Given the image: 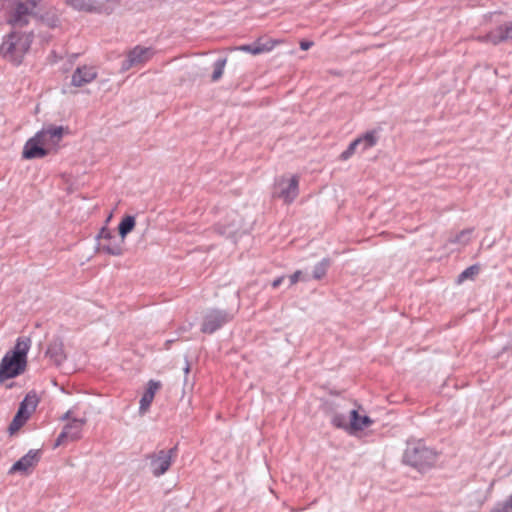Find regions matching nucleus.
I'll use <instances>...</instances> for the list:
<instances>
[{"label": "nucleus", "mask_w": 512, "mask_h": 512, "mask_svg": "<svg viewBox=\"0 0 512 512\" xmlns=\"http://www.w3.org/2000/svg\"><path fill=\"white\" fill-rule=\"evenodd\" d=\"M38 403L39 397L35 391H30L26 394L9 426L10 433L18 431L25 424L31 414L35 411Z\"/></svg>", "instance_id": "obj_4"}, {"label": "nucleus", "mask_w": 512, "mask_h": 512, "mask_svg": "<svg viewBox=\"0 0 512 512\" xmlns=\"http://www.w3.org/2000/svg\"><path fill=\"white\" fill-rule=\"evenodd\" d=\"M64 129L62 126L49 125L37 132L38 139L47 148L48 153L55 150L62 139Z\"/></svg>", "instance_id": "obj_10"}, {"label": "nucleus", "mask_w": 512, "mask_h": 512, "mask_svg": "<svg viewBox=\"0 0 512 512\" xmlns=\"http://www.w3.org/2000/svg\"><path fill=\"white\" fill-rule=\"evenodd\" d=\"M472 230L467 229L461 231L458 235L455 236L451 241L454 243H460L462 245H466L470 241V235Z\"/></svg>", "instance_id": "obj_30"}, {"label": "nucleus", "mask_w": 512, "mask_h": 512, "mask_svg": "<svg viewBox=\"0 0 512 512\" xmlns=\"http://www.w3.org/2000/svg\"><path fill=\"white\" fill-rule=\"evenodd\" d=\"M46 355L56 364L60 365L66 359L63 342L59 339L53 340L46 351Z\"/></svg>", "instance_id": "obj_19"}, {"label": "nucleus", "mask_w": 512, "mask_h": 512, "mask_svg": "<svg viewBox=\"0 0 512 512\" xmlns=\"http://www.w3.org/2000/svg\"><path fill=\"white\" fill-rule=\"evenodd\" d=\"M190 372V364L188 361H186V365L184 367V373L188 374Z\"/></svg>", "instance_id": "obj_40"}, {"label": "nucleus", "mask_w": 512, "mask_h": 512, "mask_svg": "<svg viewBox=\"0 0 512 512\" xmlns=\"http://www.w3.org/2000/svg\"><path fill=\"white\" fill-rule=\"evenodd\" d=\"M313 45V42L310 41H301L300 42V48L302 50H308Z\"/></svg>", "instance_id": "obj_36"}, {"label": "nucleus", "mask_w": 512, "mask_h": 512, "mask_svg": "<svg viewBox=\"0 0 512 512\" xmlns=\"http://www.w3.org/2000/svg\"><path fill=\"white\" fill-rule=\"evenodd\" d=\"M40 459L39 450H30L26 455L16 461L9 470V474L20 472L29 474Z\"/></svg>", "instance_id": "obj_14"}, {"label": "nucleus", "mask_w": 512, "mask_h": 512, "mask_svg": "<svg viewBox=\"0 0 512 512\" xmlns=\"http://www.w3.org/2000/svg\"><path fill=\"white\" fill-rule=\"evenodd\" d=\"M356 140H360V146H362V150H366L376 145L378 137L375 131H369Z\"/></svg>", "instance_id": "obj_24"}, {"label": "nucleus", "mask_w": 512, "mask_h": 512, "mask_svg": "<svg viewBox=\"0 0 512 512\" xmlns=\"http://www.w3.org/2000/svg\"><path fill=\"white\" fill-rule=\"evenodd\" d=\"M27 366V360H21L6 354L0 362V383L22 374Z\"/></svg>", "instance_id": "obj_8"}, {"label": "nucleus", "mask_w": 512, "mask_h": 512, "mask_svg": "<svg viewBox=\"0 0 512 512\" xmlns=\"http://www.w3.org/2000/svg\"><path fill=\"white\" fill-rule=\"evenodd\" d=\"M358 146H360V140H354L350 143L348 148L341 153L340 158L342 160L349 159L355 153Z\"/></svg>", "instance_id": "obj_31"}, {"label": "nucleus", "mask_w": 512, "mask_h": 512, "mask_svg": "<svg viewBox=\"0 0 512 512\" xmlns=\"http://www.w3.org/2000/svg\"><path fill=\"white\" fill-rule=\"evenodd\" d=\"M40 2V0H26L25 4L27 6H29V8L31 9V11L33 12L34 9L37 7L38 3Z\"/></svg>", "instance_id": "obj_35"}, {"label": "nucleus", "mask_w": 512, "mask_h": 512, "mask_svg": "<svg viewBox=\"0 0 512 512\" xmlns=\"http://www.w3.org/2000/svg\"><path fill=\"white\" fill-rule=\"evenodd\" d=\"M176 452V447L166 450H160L147 456L150 460V468L154 476L163 475L170 467L172 457Z\"/></svg>", "instance_id": "obj_9"}, {"label": "nucleus", "mask_w": 512, "mask_h": 512, "mask_svg": "<svg viewBox=\"0 0 512 512\" xmlns=\"http://www.w3.org/2000/svg\"><path fill=\"white\" fill-rule=\"evenodd\" d=\"M479 272V267L477 265H472L466 268L459 276L458 283H462L466 279L473 278Z\"/></svg>", "instance_id": "obj_29"}, {"label": "nucleus", "mask_w": 512, "mask_h": 512, "mask_svg": "<svg viewBox=\"0 0 512 512\" xmlns=\"http://www.w3.org/2000/svg\"><path fill=\"white\" fill-rule=\"evenodd\" d=\"M0 5L4 10L5 21L13 27L27 25L34 15L29 6L21 0H3L0 1Z\"/></svg>", "instance_id": "obj_3"}, {"label": "nucleus", "mask_w": 512, "mask_h": 512, "mask_svg": "<svg viewBox=\"0 0 512 512\" xmlns=\"http://www.w3.org/2000/svg\"><path fill=\"white\" fill-rule=\"evenodd\" d=\"M153 55L150 48L136 46L132 49L127 58L122 62L121 70L127 71L132 67H137L146 63Z\"/></svg>", "instance_id": "obj_12"}, {"label": "nucleus", "mask_w": 512, "mask_h": 512, "mask_svg": "<svg viewBox=\"0 0 512 512\" xmlns=\"http://www.w3.org/2000/svg\"><path fill=\"white\" fill-rule=\"evenodd\" d=\"M298 185V176H293L290 179L282 178L277 183L275 196L282 198L286 203H291L298 195Z\"/></svg>", "instance_id": "obj_13"}, {"label": "nucleus", "mask_w": 512, "mask_h": 512, "mask_svg": "<svg viewBox=\"0 0 512 512\" xmlns=\"http://www.w3.org/2000/svg\"><path fill=\"white\" fill-rule=\"evenodd\" d=\"M159 388H160L159 382L154 381V380H150L148 382V387L140 399L139 413L141 415L145 414L148 411V409L154 399L155 393Z\"/></svg>", "instance_id": "obj_18"}, {"label": "nucleus", "mask_w": 512, "mask_h": 512, "mask_svg": "<svg viewBox=\"0 0 512 512\" xmlns=\"http://www.w3.org/2000/svg\"><path fill=\"white\" fill-rule=\"evenodd\" d=\"M231 217H232L231 223H229V224L220 223L217 226L218 232L227 237H231L234 234H236V232L238 231V229L240 227V223H241V220L239 219L238 215H236L235 213H233L231 215Z\"/></svg>", "instance_id": "obj_22"}, {"label": "nucleus", "mask_w": 512, "mask_h": 512, "mask_svg": "<svg viewBox=\"0 0 512 512\" xmlns=\"http://www.w3.org/2000/svg\"><path fill=\"white\" fill-rule=\"evenodd\" d=\"M330 265V261L328 259H323L319 262L313 270V277L317 280L323 278L326 274L327 268Z\"/></svg>", "instance_id": "obj_27"}, {"label": "nucleus", "mask_w": 512, "mask_h": 512, "mask_svg": "<svg viewBox=\"0 0 512 512\" xmlns=\"http://www.w3.org/2000/svg\"><path fill=\"white\" fill-rule=\"evenodd\" d=\"M437 459V453L426 446L421 440H412L407 442L403 454V462L419 471L432 467Z\"/></svg>", "instance_id": "obj_1"}, {"label": "nucleus", "mask_w": 512, "mask_h": 512, "mask_svg": "<svg viewBox=\"0 0 512 512\" xmlns=\"http://www.w3.org/2000/svg\"><path fill=\"white\" fill-rule=\"evenodd\" d=\"M98 249L109 255L119 256L123 253L124 241L109 229L102 228L98 235Z\"/></svg>", "instance_id": "obj_6"}, {"label": "nucleus", "mask_w": 512, "mask_h": 512, "mask_svg": "<svg viewBox=\"0 0 512 512\" xmlns=\"http://www.w3.org/2000/svg\"><path fill=\"white\" fill-rule=\"evenodd\" d=\"M237 49L244 51V52L251 53L253 55L260 54V49H257L256 45H254V43L249 44V45H242V46L238 47Z\"/></svg>", "instance_id": "obj_33"}, {"label": "nucleus", "mask_w": 512, "mask_h": 512, "mask_svg": "<svg viewBox=\"0 0 512 512\" xmlns=\"http://www.w3.org/2000/svg\"><path fill=\"white\" fill-rule=\"evenodd\" d=\"M32 43V34L12 32L0 45V55L16 64L21 63Z\"/></svg>", "instance_id": "obj_2"}, {"label": "nucleus", "mask_w": 512, "mask_h": 512, "mask_svg": "<svg viewBox=\"0 0 512 512\" xmlns=\"http://www.w3.org/2000/svg\"><path fill=\"white\" fill-rule=\"evenodd\" d=\"M506 40H512V23L505 27H499L482 38V41L492 44H498Z\"/></svg>", "instance_id": "obj_17"}, {"label": "nucleus", "mask_w": 512, "mask_h": 512, "mask_svg": "<svg viewBox=\"0 0 512 512\" xmlns=\"http://www.w3.org/2000/svg\"><path fill=\"white\" fill-rule=\"evenodd\" d=\"M233 315L217 309H211L207 311L203 317V322L201 325V331L203 333H214L216 330L221 328L224 324L231 321Z\"/></svg>", "instance_id": "obj_7"}, {"label": "nucleus", "mask_w": 512, "mask_h": 512, "mask_svg": "<svg viewBox=\"0 0 512 512\" xmlns=\"http://www.w3.org/2000/svg\"><path fill=\"white\" fill-rule=\"evenodd\" d=\"M31 346V340L28 337H19L14 348L7 354L21 360H27V353Z\"/></svg>", "instance_id": "obj_20"}, {"label": "nucleus", "mask_w": 512, "mask_h": 512, "mask_svg": "<svg viewBox=\"0 0 512 512\" xmlns=\"http://www.w3.org/2000/svg\"><path fill=\"white\" fill-rule=\"evenodd\" d=\"M97 76L96 69L91 66L78 67L71 79V84L75 87H82L92 82Z\"/></svg>", "instance_id": "obj_16"}, {"label": "nucleus", "mask_w": 512, "mask_h": 512, "mask_svg": "<svg viewBox=\"0 0 512 512\" xmlns=\"http://www.w3.org/2000/svg\"><path fill=\"white\" fill-rule=\"evenodd\" d=\"M57 22H58L57 17L53 15L51 18L48 19L47 24L50 27H54V26H56Z\"/></svg>", "instance_id": "obj_38"}, {"label": "nucleus", "mask_w": 512, "mask_h": 512, "mask_svg": "<svg viewBox=\"0 0 512 512\" xmlns=\"http://www.w3.org/2000/svg\"><path fill=\"white\" fill-rule=\"evenodd\" d=\"M70 415H71V411H67V412L63 415L62 419H63V420H70V421H71V416H70Z\"/></svg>", "instance_id": "obj_39"}, {"label": "nucleus", "mask_w": 512, "mask_h": 512, "mask_svg": "<svg viewBox=\"0 0 512 512\" xmlns=\"http://www.w3.org/2000/svg\"><path fill=\"white\" fill-rule=\"evenodd\" d=\"M226 63H227V59L226 58L218 59L214 63V65H213L214 70H213V73L211 75V80L213 82L218 81L222 77L223 72H224V68L226 66Z\"/></svg>", "instance_id": "obj_25"}, {"label": "nucleus", "mask_w": 512, "mask_h": 512, "mask_svg": "<svg viewBox=\"0 0 512 512\" xmlns=\"http://www.w3.org/2000/svg\"><path fill=\"white\" fill-rule=\"evenodd\" d=\"M47 154H49L47 148L42 145L41 140H39L37 134H35V136L30 138L24 145L22 157L25 159H37L43 158Z\"/></svg>", "instance_id": "obj_15"}, {"label": "nucleus", "mask_w": 512, "mask_h": 512, "mask_svg": "<svg viewBox=\"0 0 512 512\" xmlns=\"http://www.w3.org/2000/svg\"><path fill=\"white\" fill-rule=\"evenodd\" d=\"M121 0H66L67 5L78 11L112 12Z\"/></svg>", "instance_id": "obj_5"}, {"label": "nucleus", "mask_w": 512, "mask_h": 512, "mask_svg": "<svg viewBox=\"0 0 512 512\" xmlns=\"http://www.w3.org/2000/svg\"><path fill=\"white\" fill-rule=\"evenodd\" d=\"M86 419H77L73 418L69 423H67L62 432L59 434L56 439L55 446H59L64 444L66 441H74L81 437V431L83 426L86 424Z\"/></svg>", "instance_id": "obj_11"}, {"label": "nucleus", "mask_w": 512, "mask_h": 512, "mask_svg": "<svg viewBox=\"0 0 512 512\" xmlns=\"http://www.w3.org/2000/svg\"><path fill=\"white\" fill-rule=\"evenodd\" d=\"M301 275H302L301 271H296L295 273H293L289 277V285L292 286V285L296 284L299 281Z\"/></svg>", "instance_id": "obj_34"}, {"label": "nucleus", "mask_w": 512, "mask_h": 512, "mask_svg": "<svg viewBox=\"0 0 512 512\" xmlns=\"http://www.w3.org/2000/svg\"><path fill=\"white\" fill-rule=\"evenodd\" d=\"M372 424V420L368 416H360L357 410L350 411V430H363Z\"/></svg>", "instance_id": "obj_21"}, {"label": "nucleus", "mask_w": 512, "mask_h": 512, "mask_svg": "<svg viewBox=\"0 0 512 512\" xmlns=\"http://www.w3.org/2000/svg\"><path fill=\"white\" fill-rule=\"evenodd\" d=\"M135 227V217L134 216H126L120 222L119 229V237L123 239L125 242V237L128 233H130Z\"/></svg>", "instance_id": "obj_23"}, {"label": "nucleus", "mask_w": 512, "mask_h": 512, "mask_svg": "<svg viewBox=\"0 0 512 512\" xmlns=\"http://www.w3.org/2000/svg\"><path fill=\"white\" fill-rule=\"evenodd\" d=\"M276 43H277V41L272 40V39L259 38L257 41L254 42V45H256L257 49H260V54H261L264 52L271 51L274 48Z\"/></svg>", "instance_id": "obj_26"}, {"label": "nucleus", "mask_w": 512, "mask_h": 512, "mask_svg": "<svg viewBox=\"0 0 512 512\" xmlns=\"http://www.w3.org/2000/svg\"><path fill=\"white\" fill-rule=\"evenodd\" d=\"M284 281V276L278 277L272 282V287L277 288L280 286V284Z\"/></svg>", "instance_id": "obj_37"}, {"label": "nucleus", "mask_w": 512, "mask_h": 512, "mask_svg": "<svg viewBox=\"0 0 512 512\" xmlns=\"http://www.w3.org/2000/svg\"><path fill=\"white\" fill-rule=\"evenodd\" d=\"M489 512H512V494L506 500L495 504Z\"/></svg>", "instance_id": "obj_28"}, {"label": "nucleus", "mask_w": 512, "mask_h": 512, "mask_svg": "<svg viewBox=\"0 0 512 512\" xmlns=\"http://www.w3.org/2000/svg\"><path fill=\"white\" fill-rule=\"evenodd\" d=\"M332 423L338 428L350 429V421L348 422L346 417L343 415H334Z\"/></svg>", "instance_id": "obj_32"}]
</instances>
